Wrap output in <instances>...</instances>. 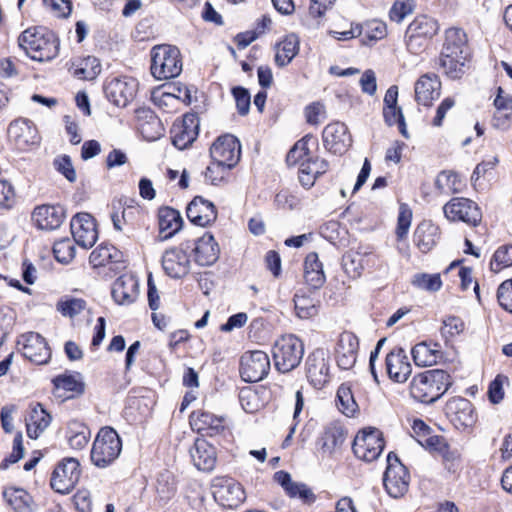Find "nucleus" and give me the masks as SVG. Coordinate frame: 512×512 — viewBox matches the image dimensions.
I'll use <instances>...</instances> for the list:
<instances>
[{
    "label": "nucleus",
    "mask_w": 512,
    "mask_h": 512,
    "mask_svg": "<svg viewBox=\"0 0 512 512\" xmlns=\"http://www.w3.org/2000/svg\"><path fill=\"white\" fill-rule=\"evenodd\" d=\"M232 94L236 101V107L241 115H246L250 108V94L243 87H234Z\"/></svg>",
    "instance_id": "774afa93"
},
{
    "label": "nucleus",
    "mask_w": 512,
    "mask_h": 512,
    "mask_svg": "<svg viewBox=\"0 0 512 512\" xmlns=\"http://www.w3.org/2000/svg\"><path fill=\"white\" fill-rule=\"evenodd\" d=\"M344 439L342 428L336 426L327 427L323 435V448L332 451L342 444Z\"/></svg>",
    "instance_id": "13d9d810"
},
{
    "label": "nucleus",
    "mask_w": 512,
    "mask_h": 512,
    "mask_svg": "<svg viewBox=\"0 0 512 512\" xmlns=\"http://www.w3.org/2000/svg\"><path fill=\"white\" fill-rule=\"evenodd\" d=\"M414 90L416 102L430 106L440 96L441 82L436 74L426 73L416 81Z\"/></svg>",
    "instance_id": "cd10ccee"
},
{
    "label": "nucleus",
    "mask_w": 512,
    "mask_h": 512,
    "mask_svg": "<svg viewBox=\"0 0 512 512\" xmlns=\"http://www.w3.org/2000/svg\"><path fill=\"white\" fill-rule=\"evenodd\" d=\"M159 229L163 239H168L175 235L183 225V218L179 211L163 207L159 210Z\"/></svg>",
    "instance_id": "4c0bfd02"
},
{
    "label": "nucleus",
    "mask_w": 512,
    "mask_h": 512,
    "mask_svg": "<svg viewBox=\"0 0 512 512\" xmlns=\"http://www.w3.org/2000/svg\"><path fill=\"white\" fill-rule=\"evenodd\" d=\"M366 256L355 251H348L342 257V267L350 278H358L364 269Z\"/></svg>",
    "instance_id": "a18cd8bd"
},
{
    "label": "nucleus",
    "mask_w": 512,
    "mask_h": 512,
    "mask_svg": "<svg viewBox=\"0 0 512 512\" xmlns=\"http://www.w3.org/2000/svg\"><path fill=\"white\" fill-rule=\"evenodd\" d=\"M359 349V341L355 334L345 331L340 334L335 347V360L342 370L354 367Z\"/></svg>",
    "instance_id": "a211bd4d"
},
{
    "label": "nucleus",
    "mask_w": 512,
    "mask_h": 512,
    "mask_svg": "<svg viewBox=\"0 0 512 512\" xmlns=\"http://www.w3.org/2000/svg\"><path fill=\"white\" fill-rule=\"evenodd\" d=\"M186 215L194 225L205 227L216 220L217 210L212 202L201 196H196L188 204Z\"/></svg>",
    "instance_id": "4be33fe9"
},
{
    "label": "nucleus",
    "mask_w": 512,
    "mask_h": 512,
    "mask_svg": "<svg viewBox=\"0 0 512 512\" xmlns=\"http://www.w3.org/2000/svg\"><path fill=\"white\" fill-rule=\"evenodd\" d=\"M151 74L157 80L175 78L182 72L180 50L172 45H157L151 50Z\"/></svg>",
    "instance_id": "7ed1b4c3"
},
{
    "label": "nucleus",
    "mask_w": 512,
    "mask_h": 512,
    "mask_svg": "<svg viewBox=\"0 0 512 512\" xmlns=\"http://www.w3.org/2000/svg\"><path fill=\"white\" fill-rule=\"evenodd\" d=\"M304 279L305 283L312 289H319L325 283L326 277L323 271V265L316 252L307 254L305 258Z\"/></svg>",
    "instance_id": "f704fd0d"
},
{
    "label": "nucleus",
    "mask_w": 512,
    "mask_h": 512,
    "mask_svg": "<svg viewBox=\"0 0 512 512\" xmlns=\"http://www.w3.org/2000/svg\"><path fill=\"white\" fill-rule=\"evenodd\" d=\"M51 421V415L40 403L32 405L26 417L27 435L31 439H37L49 427Z\"/></svg>",
    "instance_id": "473e14b6"
},
{
    "label": "nucleus",
    "mask_w": 512,
    "mask_h": 512,
    "mask_svg": "<svg viewBox=\"0 0 512 512\" xmlns=\"http://www.w3.org/2000/svg\"><path fill=\"white\" fill-rule=\"evenodd\" d=\"M306 374L310 383L317 389L329 381V362L323 349H316L306 359Z\"/></svg>",
    "instance_id": "6ab92c4d"
},
{
    "label": "nucleus",
    "mask_w": 512,
    "mask_h": 512,
    "mask_svg": "<svg viewBox=\"0 0 512 512\" xmlns=\"http://www.w3.org/2000/svg\"><path fill=\"white\" fill-rule=\"evenodd\" d=\"M438 30L439 26L435 19L426 15L417 16L409 24L405 33L408 51L415 55L423 52Z\"/></svg>",
    "instance_id": "423d86ee"
},
{
    "label": "nucleus",
    "mask_w": 512,
    "mask_h": 512,
    "mask_svg": "<svg viewBox=\"0 0 512 512\" xmlns=\"http://www.w3.org/2000/svg\"><path fill=\"white\" fill-rule=\"evenodd\" d=\"M15 190L12 184L0 179V209H10L15 204Z\"/></svg>",
    "instance_id": "0e129e2a"
},
{
    "label": "nucleus",
    "mask_w": 512,
    "mask_h": 512,
    "mask_svg": "<svg viewBox=\"0 0 512 512\" xmlns=\"http://www.w3.org/2000/svg\"><path fill=\"white\" fill-rule=\"evenodd\" d=\"M383 116L389 126L398 125L400 133L408 138L405 119L402 110L398 106L384 107Z\"/></svg>",
    "instance_id": "5fc2aeb1"
},
{
    "label": "nucleus",
    "mask_w": 512,
    "mask_h": 512,
    "mask_svg": "<svg viewBox=\"0 0 512 512\" xmlns=\"http://www.w3.org/2000/svg\"><path fill=\"white\" fill-rule=\"evenodd\" d=\"M86 306L87 303L84 299L67 297L60 300L57 303L56 308L63 316L73 318L84 311Z\"/></svg>",
    "instance_id": "3c124183"
},
{
    "label": "nucleus",
    "mask_w": 512,
    "mask_h": 512,
    "mask_svg": "<svg viewBox=\"0 0 512 512\" xmlns=\"http://www.w3.org/2000/svg\"><path fill=\"white\" fill-rule=\"evenodd\" d=\"M470 54L466 33L460 28H449L445 31V39L441 52Z\"/></svg>",
    "instance_id": "ea45409f"
},
{
    "label": "nucleus",
    "mask_w": 512,
    "mask_h": 512,
    "mask_svg": "<svg viewBox=\"0 0 512 512\" xmlns=\"http://www.w3.org/2000/svg\"><path fill=\"white\" fill-rule=\"evenodd\" d=\"M199 124V117L194 113H186L182 120L175 122L171 129L174 146L180 150L190 146L198 136Z\"/></svg>",
    "instance_id": "dca6fc26"
},
{
    "label": "nucleus",
    "mask_w": 512,
    "mask_h": 512,
    "mask_svg": "<svg viewBox=\"0 0 512 512\" xmlns=\"http://www.w3.org/2000/svg\"><path fill=\"white\" fill-rule=\"evenodd\" d=\"M439 228L430 221L421 222L415 229L414 242L421 252H429L439 239Z\"/></svg>",
    "instance_id": "c9c22d12"
},
{
    "label": "nucleus",
    "mask_w": 512,
    "mask_h": 512,
    "mask_svg": "<svg viewBox=\"0 0 512 512\" xmlns=\"http://www.w3.org/2000/svg\"><path fill=\"white\" fill-rule=\"evenodd\" d=\"M122 260V252L110 244L97 246L89 256V263L93 268L104 267L109 264L118 265L122 263Z\"/></svg>",
    "instance_id": "72a5a7b5"
},
{
    "label": "nucleus",
    "mask_w": 512,
    "mask_h": 512,
    "mask_svg": "<svg viewBox=\"0 0 512 512\" xmlns=\"http://www.w3.org/2000/svg\"><path fill=\"white\" fill-rule=\"evenodd\" d=\"M17 347L25 358L37 365L46 364L51 357L45 338L36 332L21 335L17 340Z\"/></svg>",
    "instance_id": "4468645a"
},
{
    "label": "nucleus",
    "mask_w": 512,
    "mask_h": 512,
    "mask_svg": "<svg viewBox=\"0 0 512 512\" xmlns=\"http://www.w3.org/2000/svg\"><path fill=\"white\" fill-rule=\"evenodd\" d=\"M74 239L63 238L54 243L53 253L56 260L60 263H69L75 256Z\"/></svg>",
    "instance_id": "603ef678"
},
{
    "label": "nucleus",
    "mask_w": 512,
    "mask_h": 512,
    "mask_svg": "<svg viewBox=\"0 0 512 512\" xmlns=\"http://www.w3.org/2000/svg\"><path fill=\"white\" fill-rule=\"evenodd\" d=\"M112 297L119 305H130L136 301L139 295V284L132 275L118 277L112 286Z\"/></svg>",
    "instance_id": "c85d7f7f"
},
{
    "label": "nucleus",
    "mask_w": 512,
    "mask_h": 512,
    "mask_svg": "<svg viewBox=\"0 0 512 512\" xmlns=\"http://www.w3.org/2000/svg\"><path fill=\"white\" fill-rule=\"evenodd\" d=\"M80 476L79 461L73 457L64 458L55 466L50 486L57 493L69 494L75 488Z\"/></svg>",
    "instance_id": "6e6552de"
},
{
    "label": "nucleus",
    "mask_w": 512,
    "mask_h": 512,
    "mask_svg": "<svg viewBox=\"0 0 512 512\" xmlns=\"http://www.w3.org/2000/svg\"><path fill=\"white\" fill-rule=\"evenodd\" d=\"M294 304L296 314L301 319H309L318 313L317 306L308 296L296 294Z\"/></svg>",
    "instance_id": "864d4df0"
},
{
    "label": "nucleus",
    "mask_w": 512,
    "mask_h": 512,
    "mask_svg": "<svg viewBox=\"0 0 512 512\" xmlns=\"http://www.w3.org/2000/svg\"><path fill=\"white\" fill-rule=\"evenodd\" d=\"M194 466L201 471H211L217 461L216 448L204 438H197L189 450Z\"/></svg>",
    "instance_id": "a878e982"
},
{
    "label": "nucleus",
    "mask_w": 512,
    "mask_h": 512,
    "mask_svg": "<svg viewBox=\"0 0 512 512\" xmlns=\"http://www.w3.org/2000/svg\"><path fill=\"white\" fill-rule=\"evenodd\" d=\"M54 386L57 390H64L68 392L81 393L83 391L82 384L71 375H60L53 380Z\"/></svg>",
    "instance_id": "680f3d73"
},
{
    "label": "nucleus",
    "mask_w": 512,
    "mask_h": 512,
    "mask_svg": "<svg viewBox=\"0 0 512 512\" xmlns=\"http://www.w3.org/2000/svg\"><path fill=\"white\" fill-rule=\"evenodd\" d=\"M412 212L407 205L402 204L399 208L396 234L399 239H403L410 228Z\"/></svg>",
    "instance_id": "e2e57ef3"
},
{
    "label": "nucleus",
    "mask_w": 512,
    "mask_h": 512,
    "mask_svg": "<svg viewBox=\"0 0 512 512\" xmlns=\"http://www.w3.org/2000/svg\"><path fill=\"white\" fill-rule=\"evenodd\" d=\"M387 462L388 465L383 477L385 490L392 498H401L408 492L409 489V471L400 462L397 455L392 452L388 454Z\"/></svg>",
    "instance_id": "0eeeda50"
},
{
    "label": "nucleus",
    "mask_w": 512,
    "mask_h": 512,
    "mask_svg": "<svg viewBox=\"0 0 512 512\" xmlns=\"http://www.w3.org/2000/svg\"><path fill=\"white\" fill-rule=\"evenodd\" d=\"M411 12L412 6L408 0H397L390 9L389 17L392 21L400 23Z\"/></svg>",
    "instance_id": "338daca9"
},
{
    "label": "nucleus",
    "mask_w": 512,
    "mask_h": 512,
    "mask_svg": "<svg viewBox=\"0 0 512 512\" xmlns=\"http://www.w3.org/2000/svg\"><path fill=\"white\" fill-rule=\"evenodd\" d=\"M69 72L80 80H93L101 72V66L97 58L88 56L84 59L72 61Z\"/></svg>",
    "instance_id": "58836bf2"
},
{
    "label": "nucleus",
    "mask_w": 512,
    "mask_h": 512,
    "mask_svg": "<svg viewBox=\"0 0 512 512\" xmlns=\"http://www.w3.org/2000/svg\"><path fill=\"white\" fill-rule=\"evenodd\" d=\"M19 47L34 61L46 62L57 57L59 39L44 27H31L18 37Z\"/></svg>",
    "instance_id": "f257e3e1"
},
{
    "label": "nucleus",
    "mask_w": 512,
    "mask_h": 512,
    "mask_svg": "<svg viewBox=\"0 0 512 512\" xmlns=\"http://www.w3.org/2000/svg\"><path fill=\"white\" fill-rule=\"evenodd\" d=\"M275 61L279 66H285L292 61L299 50V40L295 34L286 36L276 47Z\"/></svg>",
    "instance_id": "79ce46f5"
},
{
    "label": "nucleus",
    "mask_w": 512,
    "mask_h": 512,
    "mask_svg": "<svg viewBox=\"0 0 512 512\" xmlns=\"http://www.w3.org/2000/svg\"><path fill=\"white\" fill-rule=\"evenodd\" d=\"M443 212L449 221H461L470 226H477L482 219L477 203L465 197L452 198L443 206Z\"/></svg>",
    "instance_id": "1a4fd4ad"
},
{
    "label": "nucleus",
    "mask_w": 512,
    "mask_h": 512,
    "mask_svg": "<svg viewBox=\"0 0 512 512\" xmlns=\"http://www.w3.org/2000/svg\"><path fill=\"white\" fill-rule=\"evenodd\" d=\"M3 497L15 512L29 511L31 497L24 489L6 488L3 492Z\"/></svg>",
    "instance_id": "37998d69"
},
{
    "label": "nucleus",
    "mask_w": 512,
    "mask_h": 512,
    "mask_svg": "<svg viewBox=\"0 0 512 512\" xmlns=\"http://www.w3.org/2000/svg\"><path fill=\"white\" fill-rule=\"evenodd\" d=\"M336 404L339 410L347 416H353L358 411V405L352 393L351 386L348 383H343L339 386L336 395Z\"/></svg>",
    "instance_id": "c03bdc74"
},
{
    "label": "nucleus",
    "mask_w": 512,
    "mask_h": 512,
    "mask_svg": "<svg viewBox=\"0 0 512 512\" xmlns=\"http://www.w3.org/2000/svg\"><path fill=\"white\" fill-rule=\"evenodd\" d=\"M9 142L19 151H28L39 143L38 131L27 118L12 121L7 130Z\"/></svg>",
    "instance_id": "9b49d317"
},
{
    "label": "nucleus",
    "mask_w": 512,
    "mask_h": 512,
    "mask_svg": "<svg viewBox=\"0 0 512 512\" xmlns=\"http://www.w3.org/2000/svg\"><path fill=\"white\" fill-rule=\"evenodd\" d=\"M53 166L55 170L62 174L69 182L73 183L76 181V171L68 155L57 156L53 161Z\"/></svg>",
    "instance_id": "4d7b16f0"
},
{
    "label": "nucleus",
    "mask_w": 512,
    "mask_h": 512,
    "mask_svg": "<svg viewBox=\"0 0 512 512\" xmlns=\"http://www.w3.org/2000/svg\"><path fill=\"white\" fill-rule=\"evenodd\" d=\"M464 324L458 317L451 316L443 321L441 327V334L444 338L448 339L460 334L463 331Z\"/></svg>",
    "instance_id": "69168bd1"
},
{
    "label": "nucleus",
    "mask_w": 512,
    "mask_h": 512,
    "mask_svg": "<svg viewBox=\"0 0 512 512\" xmlns=\"http://www.w3.org/2000/svg\"><path fill=\"white\" fill-rule=\"evenodd\" d=\"M388 377L397 383H405L412 373V366L403 348H394L385 358Z\"/></svg>",
    "instance_id": "aec40b11"
},
{
    "label": "nucleus",
    "mask_w": 512,
    "mask_h": 512,
    "mask_svg": "<svg viewBox=\"0 0 512 512\" xmlns=\"http://www.w3.org/2000/svg\"><path fill=\"white\" fill-rule=\"evenodd\" d=\"M322 138L325 148L334 154H342L351 145L350 134L342 122L328 124L323 130Z\"/></svg>",
    "instance_id": "412c9836"
},
{
    "label": "nucleus",
    "mask_w": 512,
    "mask_h": 512,
    "mask_svg": "<svg viewBox=\"0 0 512 512\" xmlns=\"http://www.w3.org/2000/svg\"><path fill=\"white\" fill-rule=\"evenodd\" d=\"M447 414L456 427L467 428L474 425L476 415L472 403L466 398H453L447 403Z\"/></svg>",
    "instance_id": "bb28decb"
},
{
    "label": "nucleus",
    "mask_w": 512,
    "mask_h": 512,
    "mask_svg": "<svg viewBox=\"0 0 512 512\" xmlns=\"http://www.w3.org/2000/svg\"><path fill=\"white\" fill-rule=\"evenodd\" d=\"M470 54L441 52L439 56V66L443 73L451 79H460L468 69Z\"/></svg>",
    "instance_id": "7c9ffc66"
},
{
    "label": "nucleus",
    "mask_w": 512,
    "mask_h": 512,
    "mask_svg": "<svg viewBox=\"0 0 512 512\" xmlns=\"http://www.w3.org/2000/svg\"><path fill=\"white\" fill-rule=\"evenodd\" d=\"M270 371L269 356L260 350L249 351L242 355L240 361V375L248 383L264 379Z\"/></svg>",
    "instance_id": "9d476101"
},
{
    "label": "nucleus",
    "mask_w": 512,
    "mask_h": 512,
    "mask_svg": "<svg viewBox=\"0 0 512 512\" xmlns=\"http://www.w3.org/2000/svg\"><path fill=\"white\" fill-rule=\"evenodd\" d=\"M65 213L61 206L42 205L34 209L32 218L42 230H55L63 222Z\"/></svg>",
    "instance_id": "c756f323"
},
{
    "label": "nucleus",
    "mask_w": 512,
    "mask_h": 512,
    "mask_svg": "<svg viewBox=\"0 0 512 512\" xmlns=\"http://www.w3.org/2000/svg\"><path fill=\"white\" fill-rule=\"evenodd\" d=\"M411 354L415 364L422 367L435 365L442 358V352L437 343H418L412 348Z\"/></svg>",
    "instance_id": "e433bc0d"
},
{
    "label": "nucleus",
    "mask_w": 512,
    "mask_h": 512,
    "mask_svg": "<svg viewBox=\"0 0 512 512\" xmlns=\"http://www.w3.org/2000/svg\"><path fill=\"white\" fill-rule=\"evenodd\" d=\"M497 299L500 306L512 314V279L505 280L499 285Z\"/></svg>",
    "instance_id": "bf43d9fd"
},
{
    "label": "nucleus",
    "mask_w": 512,
    "mask_h": 512,
    "mask_svg": "<svg viewBox=\"0 0 512 512\" xmlns=\"http://www.w3.org/2000/svg\"><path fill=\"white\" fill-rule=\"evenodd\" d=\"M412 285L427 292H437L442 287L440 274L417 273L413 276Z\"/></svg>",
    "instance_id": "09e8293b"
},
{
    "label": "nucleus",
    "mask_w": 512,
    "mask_h": 512,
    "mask_svg": "<svg viewBox=\"0 0 512 512\" xmlns=\"http://www.w3.org/2000/svg\"><path fill=\"white\" fill-rule=\"evenodd\" d=\"M138 82L132 77L122 76L108 80L104 86L106 98L117 107H126L135 97Z\"/></svg>",
    "instance_id": "ddd939ff"
},
{
    "label": "nucleus",
    "mask_w": 512,
    "mask_h": 512,
    "mask_svg": "<svg viewBox=\"0 0 512 512\" xmlns=\"http://www.w3.org/2000/svg\"><path fill=\"white\" fill-rule=\"evenodd\" d=\"M387 35L386 24L379 20H372L362 25V39L364 45H372Z\"/></svg>",
    "instance_id": "49530a36"
},
{
    "label": "nucleus",
    "mask_w": 512,
    "mask_h": 512,
    "mask_svg": "<svg viewBox=\"0 0 512 512\" xmlns=\"http://www.w3.org/2000/svg\"><path fill=\"white\" fill-rule=\"evenodd\" d=\"M193 252L197 264L210 266L219 258L220 249L213 235L205 233L197 240Z\"/></svg>",
    "instance_id": "2f4dec72"
},
{
    "label": "nucleus",
    "mask_w": 512,
    "mask_h": 512,
    "mask_svg": "<svg viewBox=\"0 0 512 512\" xmlns=\"http://www.w3.org/2000/svg\"><path fill=\"white\" fill-rule=\"evenodd\" d=\"M215 500L223 507L236 508L244 502L246 495L240 483L233 479L223 480L215 486Z\"/></svg>",
    "instance_id": "b1692460"
},
{
    "label": "nucleus",
    "mask_w": 512,
    "mask_h": 512,
    "mask_svg": "<svg viewBox=\"0 0 512 512\" xmlns=\"http://www.w3.org/2000/svg\"><path fill=\"white\" fill-rule=\"evenodd\" d=\"M71 233L74 241L87 249L92 247L97 240L96 225L92 216L88 213H78L70 222Z\"/></svg>",
    "instance_id": "f3484780"
},
{
    "label": "nucleus",
    "mask_w": 512,
    "mask_h": 512,
    "mask_svg": "<svg viewBox=\"0 0 512 512\" xmlns=\"http://www.w3.org/2000/svg\"><path fill=\"white\" fill-rule=\"evenodd\" d=\"M435 186L440 193H458L461 190V180L453 171H442L435 180Z\"/></svg>",
    "instance_id": "de8ad7c7"
},
{
    "label": "nucleus",
    "mask_w": 512,
    "mask_h": 512,
    "mask_svg": "<svg viewBox=\"0 0 512 512\" xmlns=\"http://www.w3.org/2000/svg\"><path fill=\"white\" fill-rule=\"evenodd\" d=\"M229 170L230 169L213 161L204 172L205 181L212 185H218L225 180Z\"/></svg>",
    "instance_id": "052dcab7"
},
{
    "label": "nucleus",
    "mask_w": 512,
    "mask_h": 512,
    "mask_svg": "<svg viewBox=\"0 0 512 512\" xmlns=\"http://www.w3.org/2000/svg\"><path fill=\"white\" fill-rule=\"evenodd\" d=\"M210 155L214 162L232 169L240 160V142L231 134L219 136L210 148Z\"/></svg>",
    "instance_id": "f8f14e48"
},
{
    "label": "nucleus",
    "mask_w": 512,
    "mask_h": 512,
    "mask_svg": "<svg viewBox=\"0 0 512 512\" xmlns=\"http://www.w3.org/2000/svg\"><path fill=\"white\" fill-rule=\"evenodd\" d=\"M384 448V440L381 433L376 430L359 432L353 442V452L359 459L366 462L376 460Z\"/></svg>",
    "instance_id": "2eb2a0df"
},
{
    "label": "nucleus",
    "mask_w": 512,
    "mask_h": 512,
    "mask_svg": "<svg viewBox=\"0 0 512 512\" xmlns=\"http://www.w3.org/2000/svg\"><path fill=\"white\" fill-rule=\"evenodd\" d=\"M90 429L78 420H71L67 426V440L72 449L81 450L88 444Z\"/></svg>",
    "instance_id": "a19ab883"
},
{
    "label": "nucleus",
    "mask_w": 512,
    "mask_h": 512,
    "mask_svg": "<svg viewBox=\"0 0 512 512\" xmlns=\"http://www.w3.org/2000/svg\"><path fill=\"white\" fill-rule=\"evenodd\" d=\"M162 267L169 277L179 279L189 273L190 260L183 249L174 247L164 252Z\"/></svg>",
    "instance_id": "393cba45"
},
{
    "label": "nucleus",
    "mask_w": 512,
    "mask_h": 512,
    "mask_svg": "<svg viewBox=\"0 0 512 512\" xmlns=\"http://www.w3.org/2000/svg\"><path fill=\"white\" fill-rule=\"evenodd\" d=\"M190 425L194 431L203 436H216L226 429L223 417H217L207 411H194L190 415Z\"/></svg>",
    "instance_id": "5701e85b"
},
{
    "label": "nucleus",
    "mask_w": 512,
    "mask_h": 512,
    "mask_svg": "<svg viewBox=\"0 0 512 512\" xmlns=\"http://www.w3.org/2000/svg\"><path fill=\"white\" fill-rule=\"evenodd\" d=\"M451 385V376L446 371L427 370L413 377L410 383V394L415 400L430 404L443 396Z\"/></svg>",
    "instance_id": "f03ea898"
},
{
    "label": "nucleus",
    "mask_w": 512,
    "mask_h": 512,
    "mask_svg": "<svg viewBox=\"0 0 512 512\" xmlns=\"http://www.w3.org/2000/svg\"><path fill=\"white\" fill-rule=\"evenodd\" d=\"M304 355L302 341L293 334L283 335L273 347L275 367L282 373L290 372L301 362Z\"/></svg>",
    "instance_id": "39448f33"
},
{
    "label": "nucleus",
    "mask_w": 512,
    "mask_h": 512,
    "mask_svg": "<svg viewBox=\"0 0 512 512\" xmlns=\"http://www.w3.org/2000/svg\"><path fill=\"white\" fill-rule=\"evenodd\" d=\"M311 140L312 137L307 135L294 144L286 156V161L289 165L299 164L300 166L301 162L311 155L308 147V143Z\"/></svg>",
    "instance_id": "8fccbe9b"
},
{
    "label": "nucleus",
    "mask_w": 512,
    "mask_h": 512,
    "mask_svg": "<svg viewBox=\"0 0 512 512\" xmlns=\"http://www.w3.org/2000/svg\"><path fill=\"white\" fill-rule=\"evenodd\" d=\"M121 450L122 442L117 432L111 427L101 428L92 445L91 461L95 466L105 468L119 457Z\"/></svg>",
    "instance_id": "20e7f679"
},
{
    "label": "nucleus",
    "mask_w": 512,
    "mask_h": 512,
    "mask_svg": "<svg viewBox=\"0 0 512 512\" xmlns=\"http://www.w3.org/2000/svg\"><path fill=\"white\" fill-rule=\"evenodd\" d=\"M512 266V245H504L499 247L491 261V269L495 272L503 268Z\"/></svg>",
    "instance_id": "6e6d98bb"
}]
</instances>
